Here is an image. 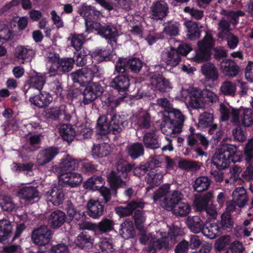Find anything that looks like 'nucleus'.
Wrapping results in <instances>:
<instances>
[{
	"label": "nucleus",
	"instance_id": "nucleus-6",
	"mask_svg": "<svg viewBox=\"0 0 253 253\" xmlns=\"http://www.w3.org/2000/svg\"><path fill=\"white\" fill-rule=\"evenodd\" d=\"M132 165L127 162L120 161L116 165L117 171L112 170L107 175V179L113 191V196L117 197L118 189L124 185L126 182L123 178H126L131 172Z\"/></svg>",
	"mask_w": 253,
	"mask_h": 253
},
{
	"label": "nucleus",
	"instance_id": "nucleus-2",
	"mask_svg": "<svg viewBox=\"0 0 253 253\" xmlns=\"http://www.w3.org/2000/svg\"><path fill=\"white\" fill-rule=\"evenodd\" d=\"M97 68H86L82 67L75 72L72 73L71 76L75 83H78L85 88L81 92L83 95L82 103L84 105H87L92 103L95 99L100 97L103 93L104 88L98 83H91L92 80L98 71Z\"/></svg>",
	"mask_w": 253,
	"mask_h": 253
},
{
	"label": "nucleus",
	"instance_id": "nucleus-26",
	"mask_svg": "<svg viewBox=\"0 0 253 253\" xmlns=\"http://www.w3.org/2000/svg\"><path fill=\"white\" fill-rule=\"evenodd\" d=\"M67 215L64 211L57 210L52 212L47 218V223L49 228L58 229L64 224Z\"/></svg>",
	"mask_w": 253,
	"mask_h": 253
},
{
	"label": "nucleus",
	"instance_id": "nucleus-14",
	"mask_svg": "<svg viewBox=\"0 0 253 253\" xmlns=\"http://www.w3.org/2000/svg\"><path fill=\"white\" fill-rule=\"evenodd\" d=\"M58 183L46 192L47 201L50 202L53 205L59 206L62 204L66 195V189L63 182H60L61 173L58 175Z\"/></svg>",
	"mask_w": 253,
	"mask_h": 253
},
{
	"label": "nucleus",
	"instance_id": "nucleus-3",
	"mask_svg": "<svg viewBox=\"0 0 253 253\" xmlns=\"http://www.w3.org/2000/svg\"><path fill=\"white\" fill-rule=\"evenodd\" d=\"M170 184H164L159 187L153 194V200L155 203L159 202L166 210H173L175 214L182 217L187 215L191 211V206L186 203L180 202L183 194L179 191L174 190L168 196L170 189Z\"/></svg>",
	"mask_w": 253,
	"mask_h": 253
},
{
	"label": "nucleus",
	"instance_id": "nucleus-12",
	"mask_svg": "<svg viewBox=\"0 0 253 253\" xmlns=\"http://www.w3.org/2000/svg\"><path fill=\"white\" fill-rule=\"evenodd\" d=\"M76 131L71 124H63L59 129V133L63 140L68 142L72 141L75 136H78L79 138H87L90 137L91 132L86 127H81Z\"/></svg>",
	"mask_w": 253,
	"mask_h": 253
},
{
	"label": "nucleus",
	"instance_id": "nucleus-5",
	"mask_svg": "<svg viewBox=\"0 0 253 253\" xmlns=\"http://www.w3.org/2000/svg\"><path fill=\"white\" fill-rule=\"evenodd\" d=\"M109 114L100 116L97 121L96 132L97 138L101 137H106L109 133L118 134L128 126V122L127 117L119 114H110V121H109Z\"/></svg>",
	"mask_w": 253,
	"mask_h": 253
},
{
	"label": "nucleus",
	"instance_id": "nucleus-42",
	"mask_svg": "<svg viewBox=\"0 0 253 253\" xmlns=\"http://www.w3.org/2000/svg\"><path fill=\"white\" fill-rule=\"evenodd\" d=\"M211 183L209 177L206 175L199 176L194 180L192 186L196 192L201 193L206 191L210 188Z\"/></svg>",
	"mask_w": 253,
	"mask_h": 253
},
{
	"label": "nucleus",
	"instance_id": "nucleus-30",
	"mask_svg": "<svg viewBox=\"0 0 253 253\" xmlns=\"http://www.w3.org/2000/svg\"><path fill=\"white\" fill-rule=\"evenodd\" d=\"M104 205L98 200L91 199L87 203V214L91 218H98L102 215Z\"/></svg>",
	"mask_w": 253,
	"mask_h": 253
},
{
	"label": "nucleus",
	"instance_id": "nucleus-22",
	"mask_svg": "<svg viewBox=\"0 0 253 253\" xmlns=\"http://www.w3.org/2000/svg\"><path fill=\"white\" fill-rule=\"evenodd\" d=\"M144 203L141 201H131L127 202L126 206H118L115 209V211L120 218L131 215L136 208L143 209Z\"/></svg>",
	"mask_w": 253,
	"mask_h": 253
},
{
	"label": "nucleus",
	"instance_id": "nucleus-59",
	"mask_svg": "<svg viewBox=\"0 0 253 253\" xmlns=\"http://www.w3.org/2000/svg\"><path fill=\"white\" fill-rule=\"evenodd\" d=\"M180 25V23L177 21H168L164 27V32L169 36H177L179 34Z\"/></svg>",
	"mask_w": 253,
	"mask_h": 253
},
{
	"label": "nucleus",
	"instance_id": "nucleus-46",
	"mask_svg": "<svg viewBox=\"0 0 253 253\" xmlns=\"http://www.w3.org/2000/svg\"><path fill=\"white\" fill-rule=\"evenodd\" d=\"M203 234L210 239H213L219 234L218 221L215 223H211L208 221L204 222Z\"/></svg>",
	"mask_w": 253,
	"mask_h": 253
},
{
	"label": "nucleus",
	"instance_id": "nucleus-64",
	"mask_svg": "<svg viewBox=\"0 0 253 253\" xmlns=\"http://www.w3.org/2000/svg\"><path fill=\"white\" fill-rule=\"evenodd\" d=\"M47 253H69V249L67 245L65 244H57L52 245L49 250L45 251Z\"/></svg>",
	"mask_w": 253,
	"mask_h": 253
},
{
	"label": "nucleus",
	"instance_id": "nucleus-48",
	"mask_svg": "<svg viewBox=\"0 0 253 253\" xmlns=\"http://www.w3.org/2000/svg\"><path fill=\"white\" fill-rule=\"evenodd\" d=\"M110 152V145L107 142H103L96 145H94L92 149V155L94 158L107 157Z\"/></svg>",
	"mask_w": 253,
	"mask_h": 253
},
{
	"label": "nucleus",
	"instance_id": "nucleus-8",
	"mask_svg": "<svg viewBox=\"0 0 253 253\" xmlns=\"http://www.w3.org/2000/svg\"><path fill=\"white\" fill-rule=\"evenodd\" d=\"M188 96L189 97V105L192 108H202L206 104L213 103L218 100V97L210 90L204 89L200 91L193 88L187 90Z\"/></svg>",
	"mask_w": 253,
	"mask_h": 253
},
{
	"label": "nucleus",
	"instance_id": "nucleus-1",
	"mask_svg": "<svg viewBox=\"0 0 253 253\" xmlns=\"http://www.w3.org/2000/svg\"><path fill=\"white\" fill-rule=\"evenodd\" d=\"M242 157L243 153L236 145L226 143L219 145L211 160V173L215 181L221 182L223 180L222 170L230 167L231 163L241 162Z\"/></svg>",
	"mask_w": 253,
	"mask_h": 253
},
{
	"label": "nucleus",
	"instance_id": "nucleus-35",
	"mask_svg": "<svg viewBox=\"0 0 253 253\" xmlns=\"http://www.w3.org/2000/svg\"><path fill=\"white\" fill-rule=\"evenodd\" d=\"M78 160L72 158L70 155H67L65 159L62 160L59 166V172L60 174L63 173L72 172L74 170L79 167Z\"/></svg>",
	"mask_w": 253,
	"mask_h": 253
},
{
	"label": "nucleus",
	"instance_id": "nucleus-18",
	"mask_svg": "<svg viewBox=\"0 0 253 253\" xmlns=\"http://www.w3.org/2000/svg\"><path fill=\"white\" fill-rule=\"evenodd\" d=\"M109 85L120 94H126L130 86V79L127 74L116 76L110 82Z\"/></svg>",
	"mask_w": 253,
	"mask_h": 253
},
{
	"label": "nucleus",
	"instance_id": "nucleus-7",
	"mask_svg": "<svg viewBox=\"0 0 253 253\" xmlns=\"http://www.w3.org/2000/svg\"><path fill=\"white\" fill-rule=\"evenodd\" d=\"M182 234V231L176 227L170 228L168 234L166 232H162L160 239L152 238V241L149 242L148 247V252L156 253L157 250H170L176 242L177 238Z\"/></svg>",
	"mask_w": 253,
	"mask_h": 253
},
{
	"label": "nucleus",
	"instance_id": "nucleus-4",
	"mask_svg": "<svg viewBox=\"0 0 253 253\" xmlns=\"http://www.w3.org/2000/svg\"><path fill=\"white\" fill-rule=\"evenodd\" d=\"M185 120V116L180 111L175 109L171 105L169 116L166 117L162 125L161 130L166 135V138L169 141L167 145L163 147L162 150H169L172 151L173 147L172 145L173 141L170 137H176L177 134L181 132Z\"/></svg>",
	"mask_w": 253,
	"mask_h": 253
},
{
	"label": "nucleus",
	"instance_id": "nucleus-56",
	"mask_svg": "<svg viewBox=\"0 0 253 253\" xmlns=\"http://www.w3.org/2000/svg\"><path fill=\"white\" fill-rule=\"evenodd\" d=\"M187 36L191 40H196L201 36V31L196 22H189L187 25Z\"/></svg>",
	"mask_w": 253,
	"mask_h": 253
},
{
	"label": "nucleus",
	"instance_id": "nucleus-53",
	"mask_svg": "<svg viewBox=\"0 0 253 253\" xmlns=\"http://www.w3.org/2000/svg\"><path fill=\"white\" fill-rule=\"evenodd\" d=\"M62 114L63 111L57 107L47 108L42 113V115L44 118L48 120H51V121H59L60 117Z\"/></svg>",
	"mask_w": 253,
	"mask_h": 253
},
{
	"label": "nucleus",
	"instance_id": "nucleus-44",
	"mask_svg": "<svg viewBox=\"0 0 253 253\" xmlns=\"http://www.w3.org/2000/svg\"><path fill=\"white\" fill-rule=\"evenodd\" d=\"M114 227V222L112 219L103 218L98 224L92 223L91 228L94 231H98L101 233L109 232L112 231Z\"/></svg>",
	"mask_w": 253,
	"mask_h": 253
},
{
	"label": "nucleus",
	"instance_id": "nucleus-34",
	"mask_svg": "<svg viewBox=\"0 0 253 253\" xmlns=\"http://www.w3.org/2000/svg\"><path fill=\"white\" fill-rule=\"evenodd\" d=\"M213 193L210 191L199 198H196L194 201L195 208L197 211H206L210 202L213 201Z\"/></svg>",
	"mask_w": 253,
	"mask_h": 253
},
{
	"label": "nucleus",
	"instance_id": "nucleus-13",
	"mask_svg": "<svg viewBox=\"0 0 253 253\" xmlns=\"http://www.w3.org/2000/svg\"><path fill=\"white\" fill-rule=\"evenodd\" d=\"M52 237V230L47 225H40L34 228L31 235L33 243L38 246L47 245L51 241Z\"/></svg>",
	"mask_w": 253,
	"mask_h": 253
},
{
	"label": "nucleus",
	"instance_id": "nucleus-17",
	"mask_svg": "<svg viewBox=\"0 0 253 253\" xmlns=\"http://www.w3.org/2000/svg\"><path fill=\"white\" fill-rule=\"evenodd\" d=\"M74 65L73 58H58L57 62L53 63L49 68V72L53 75L68 73L72 70Z\"/></svg>",
	"mask_w": 253,
	"mask_h": 253
},
{
	"label": "nucleus",
	"instance_id": "nucleus-54",
	"mask_svg": "<svg viewBox=\"0 0 253 253\" xmlns=\"http://www.w3.org/2000/svg\"><path fill=\"white\" fill-rule=\"evenodd\" d=\"M133 212V217L136 228L139 230V231H144V224L146 221L145 212L141 211V210L137 209V208H136Z\"/></svg>",
	"mask_w": 253,
	"mask_h": 253
},
{
	"label": "nucleus",
	"instance_id": "nucleus-20",
	"mask_svg": "<svg viewBox=\"0 0 253 253\" xmlns=\"http://www.w3.org/2000/svg\"><path fill=\"white\" fill-rule=\"evenodd\" d=\"M62 209L71 220L84 221L85 219L86 215L84 211L78 210L75 205L69 200L63 204Z\"/></svg>",
	"mask_w": 253,
	"mask_h": 253
},
{
	"label": "nucleus",
	"instance_id": "nucleus-11",
	"mask_svg": "<svg viewBox=\"0 0 253 253\" xmlns=\"http://www.w3.org/2000/svg\"><path fill=\"white\" fill-rule=\"evenodd\" d=\"M146 75L151 88L155 91L168 92L172 87L169 80L160 73L148 72Z\"/></svg>",
	"mask_w": 253,
	"mask_h": 253
},
{
	"label": "nucleus",
	"instance_id": "nucleus-41",
	"mask_svg": "<svg viewBox=\"0 0 253 253\" xmlns=\"http://www.w3.org/2000/svg\"><path fill=\"white\" fill-rule=\"evenodd\" d=\"M143 142L147 148L157 149L161 147L159 136L154 131L146 132L143 136Z\"/></svg>",
	"mask_w": 253,
	"mask_h": 253
},
{
	"label": "nucleus",
	"instance_id": "nucleus-51",
	"mask_svg": "<svg viewBox=\"0 0 253 253\" xmlns=\"http://www.w3.org/2000/svg\"><path fill=\"white\" fill-rule=\"evenodd\" d=\"M127 154L132 160H136L144 154V146L140 142H135L127 147Z\"/></svg>",
	"mask_w": 253,
	"mask_h": 253
},
{
	"label": "nucleus",
	"instance_id": "nucleus-39",
	"mask_svg": "<svg viewBox=\"0 0 253 253\" xmlns=\"http://www.w3.org/2000/svg\"><path fill=\"white\" fill-rule=\"evenodd\" d=\"M92 51H89L87 48H83L77 52H74L73 58L75 63L79 67H84L87 63L88 60H91Z\"/></svg>",
	"mask_w": 253,
	"mask_h": 253
},
{
	"label": "nucleus",
	"instance_id": "nucleus-31",
	"mask_svg": "<svg viewBox=\"0 0 253 253\" xmlns=\"http://www.w3.org/2000/svg\"><path fill=\"white\" fill-rule=\"evenodd\" d=\"M34 55V51L32 48L25 45H18L14 52L15 58L23 63L30 61Z\"/></svg>",
	"mask_w": 253,
	"mask_h": 253
},
{
	"label": "nucleus",
	"instance_id": "nucleus-61",
	"mask_svg": "<svg viewBox=\"0 0 253 253\" xmlns=\"http://www.w3.org/2000/svg\"><path fill=\"white\" fill-rule=\"evenodd\" d=\"M220 91L224 95L234 96L236 92V85L231 81H224L220 86Z\"/></svg>",
	"mask_w": 253,
	"mask_h": 253
},
{
	"label": "nucleus",
	"instance_id": "nucleus-16",
	"mask_svg": "<svg viewBox=\"0 0 253 253\" xmlns=\"http://www.w3.org/2000/svg\"><path fill=\"white\" fill-rule=\"evenodd\" d=\"M169 12V5L165 0L154 1L150 7V18L155 20H163Z\"/></svg>",
	"mask_w": 253,
	"mask_h": 253
},
{
	"label": "nucleus",
	"instance_id": "nucleus-23",
	"mask_svg": "<svg viewBox=\"0 0 253 253\" xmlns=\"http://www.w3.org/2000/svg\"><path fill=\"white\" fill-rule=\"evenodd\" d=\"M38 95H32L29 98L31 104L38 108H45L51 103L53 97L49 92H41Z\"/></svg>",
	"mask_w": 253,
	"mask_h": 253
},
{
	"label": "nucleus",
	"instance_id": "nucleus-25",
	"mask_svg": "<svg viewBox=\"0 0 253 253\" xmlns=\"http://www.w3.org/2000/svg\"><path fill=\"white\" fill-rule=\"evenodd\" d=\"M220 69L223 74L228 77H235L240 71V67L233 59H224L220 62Z\"/></svg>",
	"mask_w": 253,
	"mask_h": 253
},
{
	"label": "nucleus",
	"instance_id": "nucleus-33",
	"mask_svg": "<svg viewBox=\"0 0 253 253\" xmlns=\"http://www.w3.org/2000/svg\"><path fill=\"white\" fill-rule=\"evenodd\" d=\"M79 13L83 16L85 20H98L101 15V12L96 10L95 7L92 5H86V3L83 4L79 7Z\"/></svg>",
	"mask_w": 253,
	"mask_h": 253
},
{
	"label": "nucleus",
	"instance_id": "nucleus-57",
	"mask_svg": "<svg viewBox=\"0 0 253 253\" xmlns=\"http://www.w3.org/2000/svg\"><path fill=\"white\" fill-rule=\"evenodd\" d=\"M242 152L243 157L244 156V159L246 163H253V138L248 140V142L245 144L243 152Z\"/></svg>",
	"mask_w": 253,
	"mask_h": 253
},
{
	"label": "nucleus",
	"instance_id": "nucleus-19",
	"mask_svg": "<svg viewBox=\"0 0 253 253\" xmlns=\"http://www.w3.org/2000/svg\"><path fill=\"white\" fill-rule=\"evenodd\" d=\"M17 196L25 203H33L39 200V192L36 187L24 186L20 188L17 192Z\"/></svg>",
	"mask_w": 253,
	"mask_h": 253
},
{
	"label": "nucleus",
	"instance_id": "nucleus-29",
	"mask_svg": "<svg viewBox=\"0 0 253 253\" xmlns=\"http://www.w3.org/2000/svg\"><path fill=\"white\" fill-rule=\"evenodd\" d=\"M232 196L238 207V211L240 209L246 207L249 201V196L246 188L244 187H236L232 192Z\"/></svg>",
	"mask_w": 253,
	"mask_h": 253
},
{
	"label": "nucleus",
	"instance_id": "nucleus-43",
	"mask_svg": "<svg viewBox=\"0 0 253 253\" xmlns=\"http://www.w3.org/2000/svg\"><path fill=\"white\" fill-rule=\"evenodd\" d=\"M120 234L123 238H133L136 235L133 223L131 220H126L120 225Z\"/></svg>",
	"mask_w": 253,
	"mask_h": 253
},
{
	"label": "nucleus",
	"instance_id": "nucleus-38",
	"mask_svg": "<svg viewBox=\"0 0 253 253\" xmlns=\"http://www.w3.org/2000/svg\"><path fill=\"white\" fill-rule=\"evenodd\" d=\"M186 223L192 232L200 233L204 231V222L198 215H188Z\"/></svg>",
	"mask_w": 253,
	"mask_h": 253
},
{
	"label": "nucleus",
	"instance_id": "nucleus-49",
	"mask_svg": "<svg viewBox=\"0 0 253 253\" xmlns=\"http://www.w3.org/2000/svg\"><path fill=\"white\" fill-rule=\"evenodd\" d=\"M104 183V181L100 175L90 177L83 183V186L85 189L89 190H97L101 188Z\"/></svg>",
	"mask_w": 253,
	"mask_h": 253
},
{
	"label": "nucleus",
	"instance_id": "nucleus-9",
	"mask_svg": "<svg viewBox=\"0 0 253 253\" xmlns=\"http://www.w3.org/2000/svg\"><path fill=\"white\" fill-rule=\"evenodd\" d=\"M85 26L86 33H92L94 29L100 36L109 39L111 42H116L115 36H118V34L116 27L112 24L102 25L100 23L96 22L95 20H85Z\"/></svg>",
	"mask_w": 253,
	"mask_h": 253
},
{
	"label": "nucleus",
	"instance_id": "nucleus-21",
	"mask_svg": "<svg viewBox=\"0 0 253 253\" xmlns=\"http://www.w3.org/2000/svg\"><path fill=\"white\" fill-rule=\"evenodd\" d=\"M199 141L202 147L205 149L208 148L209 145V141L207 137L201 132H196L192 136H186V142L188 147L186 151L188 152L194 151L196 145L199 144Z\"/></svg>",
	"mask_w": 253,
	"mask_h": 253
},
{
	"label": "nucleus",
	"instance_id": "nucleus-28",
	"mask_svg": "<svg viewBox=\"0 0 253 253\" xmlns=\"http://www.w3.org/2000/svg\"><path fill=\"white\" fill-rule=\"evenodd\" d=\"M91 225V224L89 225L88 231H83L79 234L75 241L77 247L83 250H88L92 246L93 239L90 232H93V229H92Z\"/></svg>",
	"mask_w": 253,
	"mask_h": 253
},
{
	"label": "nucleus",
	"instance_id": "nucleus-24",
	"mask_svg": "<svg viewBox=\"0 0 253 253\" xmlns=\"http://www.w3.org/2000/svg\"><path fill=\"white\" fill-rule=\"evenodd\" d=\"M58 153H59V150L56 147H49L41 150L37 158V163L39 166H44L52 161Z\"/></svg>",
	"mask_w": 253,
	"mask_h": 253
},
{
	"label": "nucleus",
	"instance_id": "nucleus-47",
	"mask_svg": "<svg viewBox=\"0 0 253 253\" xmlns=\"http://www.w3.org/2000/svg\"><path fill=\"white\" fill-rule=\"evenodd\" d=\"M166 64L170 67H176L180 62V58L178 53V48L171 47L167 53L164 58Z\"/></svg>",
	"mask_w": 253,
	"mask_h": 253
},
{
	"label": "nucleus",
	"instance_id": "nucleus-40",
	"mask_svg": "<svg viewBox=\"0 0 253 253\" xmlns=\"http://www.w3.org/2000/svg\"><path fill=\"white\" fill-rule=\"evenodd\" d=\"M13 226L8 219H0V243L9 240L13 234Z\"/></svg>",
	"mask_w": 253,
	"mask_h": 253
},
{
	"label": "nucleus",
	"instance_id": "nucleus-45",
	"mask_svg": "<svg viewBox=\"0 0 253 253\" xmlns=\"http://www.w3.org/2000/svg\"><path fill=\"white\" fill-rule=\"evenodd\" d=\"M46 82L45 77L42 74H37L35 76H31L26 81L29 87L37 88L39 90H42Z\"/></svg>",
	"mask_w": 253,
	"mask_h": 253
},
{
	"label": "nucleus",
	"instance_id": "nucleus-60",
	"mask_svg": "<svg viewBox=\"0 0 253 253\" xmlns=\"http://www.w3.org/2000/svg\"><path fill=\"white\" fill-rule=\"evenodd\" d=\"M241 125L244 127H251L253 125V111L251 108H245L241 113Z\"/></svg>",
	"mask_w": 253,
	"mask_h": 253
},
{
	"label": "nucleus",
	"instance_id": "nucleus-63",
	"mask_svg": "<svg viewBox=\"0 0 253 253\" xmlns=\"http://www.w3.org/2000/svg\"><path fill=\"white\" fill-rule=\"evenodd\" d=\"M12 32L8 24L0 22V41H7L11 39Z\"/></svg>",
	"mask_w": 253,
	"mask_h": 253
},
{
	"label": "nucleus",
	"instance_id": "nucleus-10",
	"mask_svg": "<svg viewBox=\"0 0 253 253\" xmlns=\"http://www.w3.org/2000/svg\"><path fill=\"white\" fill-rule=\"evenodd\" d=\"M215 45V40L211 34H207L198 42V49L193 57L194 61L197 63L208 61L211 58V50Z\"/></svg>",
	"mask_w": 253,
	"mask_h": 253
},
{
	"label": "nucleus",
	"instance_id": "nucleus-50",
	"mask_svg": "<svg viewBox=\"0 0 253 253\" xmlns=\"http://www.w3.org/2000/svg\"><path fill=\"white\" fill-rule=\"evenodd\" d=\"M85 36L84 34H71L69 39L71 40V45L75 48L76 52L79 51L83 47L85 41Z\"/></svg>",
	"mask_w": 253,
	"mask_h": 253
},
{
	"label": "nucleus",
	"instance_id": "nucleus-52",
	"mask_svg": "<svg viewBox=\"0 0 253 253\" xmlns=\"http://www.w3.org/2000/svg\"><path fill=\"white\" fill-rule=\"evenodd\" d=\"M163 163L160 156L150 157L144 162L145 174L148 171H154L156 169L163 167Z\"/></svg>",
	"mask_w": 253,
	"mask_h": 253
},
{
	"label": "nucleus",
	"instance_id": "nucleus-37",
	"mask_svg": "<svg viewBox=\"0 0 253 253\" xmlns=\"http://www.w3.org/2000/svg\"><path fill=\"white\" fill-rule=\"evenodd\" d=\"M218 221L219 234L225 231H231L234 227V220L231 213L226 211L223 212L221 219Z\"/></svg>",
	"mask_w": 253,
	"mask_h": 253
},
{
	"label": "nucleus",
	"instance_id": "nucleus-32",
	"mask_svg": "<svg viewBox=\"0 0 253 253\" xmlns=\"http://www.w3.org/2000/svg\"><path fill=\"white\" fill-rule=\"evenodd\" d=\"M201 72L208 81L215 82L219 78L218 70L212 62L204 63L201 66Z\"/></svg>",
	"mask_w": 253,
	"mask_h": 253
},
{
	"label": "nucleus",
	"instance_id": "nucleus-36",
	"mask_svg": "<svg viewBox=\"0 0 253 253\" xmlns=\"http://www.w3.org/2000/svg\"><path fill=\"white\" fill-rule=\"evenodd\" d=\"M163 175L159 171V168L154 171L148 172L145 177V181L149 185L146 187L147 191H149L151 189L159 185L163 181Z\"/></svg>",
	"mask_w": 253,
	"mask_h": 253
},
{
	"label": "nucleus",
	"instance_id": "nucleus-58",
	"mask_svg": "<svg viewBox=\"0 0 253 253\" xmlns=\"http://www.w3.org/2000/svg\"><path fill=\"white\" fill-rule=\"evenodd\" d=\"M143 61L138 58H127V69L133 73H139L143 66Z\"/></svg>",
	"mask_w": 253,
	"mask_h": 253
},
{
	"label": "nucleus",
	"instance_id": "nucleus-15",
	"mask_svg": "<svg viewBox=\"0 0 253 253\" xmlns=\"http://www.w3.org/2000/svg\"><path fill=\"white\" fill-rule=\"evenodd\" d=\"M116 36H115L116 42H111L109 40V42L111 45H107L105 48H97L92 51L91 57L92 59L96 60L99 63L103 61H114L116 60V53L113 48V44L116 43Z\"/></svg>",
	"mask_w": 253,
	"mask_h": 253
},
{
	"label": "nucleus",
	"instance_id": "nucleus-27",
	"mask_svg": "<svg viewBox=\"0 0 253 253\" xmlns=\"http://www.w3.org/2000/svg\"><path fill=\"white\" fill-rule=\"evenodd\" d=\"M60 179L61 182L64 183L66 193L67 187H75L79 186L83 180L81 174L78 172H67V173L61 174Z\"/></svg>",
	"mask_w": 253,
	"mask_h": 253
},
{
	"label": "nucleus",
	"instance_id": "nucleus-62",
	"mask_svg": "<svg viewBox=\"0 0 253 253\" xmlns=\"http://www.w3.org/2000/svg\"><path fill=\"white\" fill-rule=\"evenodd\" d=\"M179 166L183 169L192 170L193 171L199 169L200 168L198 162H197V161H188V160L179 161Z\"/></svg>",
	"mask_w": 253,
	"mask_h": 253
},
{
	"label": "nucleus",
	"instance_id": "nucleus-55",
	"mask_svg": "<svg viewBox=\"0 0 253 253\" xmlns=\"http://www.w3.org/2000/svg\"><path fill=\"white\" fill-rule=\"evenodd\" d=\"M214 116L211 113L205 112L200 114L199 118V126L211 128L213 126Z\"/></svg>",
	"mask_w": 253,
	"mask_h": 253
}]
</instances>
